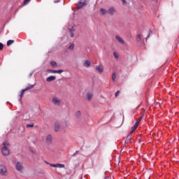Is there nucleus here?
<instances>
[{
  "label": "nucleus",
  "mask_w": 179,
  "mask_h": 179,
  "mask_svg": "<svg viewBox=\"0 0 179 179\" xmlns=\"http://www.w3.org/2000/svg\"><path fill=\"white\" fill-rule=\"evenodd\" d=\"M9 146V143L4 142L3 143V147L1 149V152L4 156H8L9 155V149L8 147Z\"/></svg>",
  "instance_id": "nucleus-1"
},
{
  "label": "nucleus",
  "mask_w": 179,
  "mask_h": 179,
  "mask_svg": "<svg viewBox=\"0 0 179 179\" xmlns=\"http://www.w3.org/2000/svg\"><path fill=\"white\" fill-rule=\"evenodd\" d=\"M24 167L23 166V163L18 162L16 163L15 164V169L17 170V171H20V173H23V169Z\"/></svg>",
  "instance_id": "nucleus-2"
},
{
  "label": "nucleus",
  "mask_w": 179,
  "mask_h": 179,
  "mask_svg": "<svg viewBox=\"0 0 179 179\" xmlns=\"http://www.w3.org/2000/svg\"><path fill=\"white\" fill-rule=\"evenodd\" d=\"M86 5H87V0H80L77 6V9H82V8L86 6Z\"/></svg>",
  "instance_id": "nucleus-3"
},
{
  "label": "nucleus",
  "mask_w": 179,
  "mask_h": 179,
  "mask_svg": "<svg viewBox=\"0 0 179 179\" xmlns=\"http://www.w3.org/2000/svg\"><path fill=\"white\" fill-rule=\"evenodd\" d=\"M33 87H34V85H29V86L27 87L22 90L20 94V99H22V97H23V94H24V92H27V90H31V89H33Z\"/></svg>",
  "instance_id": "nucleus-4"
},
{
  "label": "nucleus",
  "mask_w": 179,
  "mask_h": 179,
  "mask_svg": "<svg viewBox=\"0 0 179 179\" xmlns=\"http://www.w3.org/2000/svg\"><path fill=\"white\" fill-rule=\"evenodd\" d=\"M115 38L116 41H117V43L119 44H122V45H124L125 44V41H124L123 38H121V36H120L118 35H116L115 36Z\"/></svg>",
  "instance_id": "nucleus-5"
},
{
  "label": "nucleus",
  "mask_w": 179,
  "mask_h": 179,
  "mask_svg": "<svg viewBox=\"0 0 179 179\" xmlns=\"http://www.w3.org/2000/svg\"><path fill=\"white\" fill-rule=\"evenodd\" d=\"M45 143L47 145H51L52 143V136L51 134H48L46 136Z\"/></svg>",
  "instance_id": "nucleus-6"
},
{
  "label": "nucleus",
  "mask_w": 179,
  "mask_h": 179,
  "mask_svg": "<svg viewBox=\"0 0 179 179\" xmlns=\"http://www.w3.org/2000/svg\"><path fill=\"white\" fill-rule=\"evenodd\" d=\"M138 127H139V122H136L135 123V124L134 125V127H131V130L129 132V135H132V134H134V132H135V131H136V129L138 128Z\"/></svg>",
  "instance_id": "nucleus-7"
},
{
  "label": "nucleus",
  "mask_w": 179,
  "mask_h": 179,
  "mask_svg": "<svg viewBox=\"0 0 179 179\" xmlns=\"http://www.w3.org/2000/svg\"><path fill=\"white\" fill-rule=\"evenodd\" d=\"M0 174L1 176L6 175V167L3 165H0Z\"/></svg>",
  "instance_id": "nucleus-8"
},
{
  "label": "nucleus",
  "mask_w": 179,
  "mask_h": 179,
  "mask_svg": "<svg viewBox=\"0 0 179 179\" xmlns=\"http://www.w3.org/2000/svg\"><path fill=\"white\" fill-rule=\"evenodd\" d=\"M50 167H58L59 169H64L65 165L64 164H50Z\"/></svg>",
  "instance_id": "nucleus-9"
},
{
  "label": "nucleus",
  "mask_w": 179,
  "mask_h": 179,
  "mask_svg": "<svg viewBox=\"0 0 179 179\" xmlns=\"http://www.w3.org/2000/svg\"><path fill=\"white\" fill-rule=\"evenodd\" d=\"M95 70L98 73H103L104 71V67H103V66L101 65H99L96 66Z\"/></svg>",
  "instance_id": "nucleus-10"
},
{
  "label": "nucleus",
  "mask_w": 179,
  "mask_h": 179,
  "mask_svg": "<svg viewBox=\"0 0 179 179\" xmlns=\"http://www.w3.org/2000/svg\"><path fill=\"white\" fill-rule=\"evenodd\" d=\"M115 12H117V10H116L115 8H114V7H110V8L108 10V15H110L111 16H113V15H114V13H115Z\"/></svg>",
  "instance_id": "nucleus-11"
},
{
  "label": "nucleus",
  "mask_w": 179,
  "mask_h": 179,
  "mask_svg": "<svg viewBox=\"0 0 179 179\" xmlns=\"http://www.w3.org/2000/svg\"><path fill=\"white\" fill-rule=\"evenodd\" d=\"M52 103L53 104H55V106H59L61 104V101H59V99L57 98V97H54L52 99Z\"/></svg>",
  "instance_id": "nucleus-12"
},
{
  "label": "nucleus",
  "mask_w": 179,
  "mask_h": 179,
  "mask_svg": "<svg viewBox=\"0 0 179 179\" xmlns=\"http://www.w3.org/2000/svg\"><path fill=\"white\" fill-rule=\"evenodd\" d=\"M86 99L88 101H91L92 99H93V93L88 92L86 95Z\"/></svg>",
  "instance_id": "nucleus-13"
},
{
  "label": "nucleus",
  "mask_w": 179,
  "mask_h": 179,
  "mask_svg": "<svg viewBox=\"0 0 179 179\" xmlns=\"http://www.w3.org/2000/svg\"><path fill=\"white\" fill-rule=\"evenodd\" d=\"M61 128V124L59 122L55 123V132H58L59 131V129Z\"/></svg>",
  "instance_id": "nucleus-14"
},
{
  "label": "nucleus",
  "mask_w": 179,
  "mask_h": 179,
  "mask_svg": "<svg viewBox=\"0 0 179 179\" xmlns=\"http://www.w3.org/2000/svg\"><path fill=\"white\" fill-rule=\"evenodd\" d=\"M55 79H57V77H55V76H50L48 78H47L46 80L48 82H54Z\"/></svg>",
  "instance_id": "nucleus-15"
},
{
  "label": "nucleus",
  "mask_w": 179,
  "mask_h": 179,
  "mask_svg": "<svg viewBox=\"0 0 179 179\" xmlns=\"http://www.w3.org/2000/svg\"><path fill=\"white\" fill-rule=\"evenodd\" d=\"M83 66L85 68H89V66H90V61L86 60L83 64Z\"/></svg>",
  "instance_id": "nucleus-16"
},
{
  "label": "nucleus",
  "mask_w": 179,
  "mask_h": 179,
  "mask_svg": "<svg viewBox=\"0 0 179 179\" xmlns=\"http://www.w3.org/2000/svg\"><path fill=\"white\" fill-rule=\"evenodd\" d=\"M69 30L70 33V37H74L73 33H75V29H73V27L69 29Z\"/></svg>",
  "instance_id": "nucleus-17"
},
{
  "label": "nucleus",
  "mask_w": 179,
  "mask_h": 179,
  "mask_svg": "<svg viewBox=\"0 0 179 179\" xmlns=\"http://www.w3.org/2000/svg\"><path fill=\"white\" fill-rule=\"evenodd\" d=\"M100 12L102 13V15H107V13H108V10H106L104 8H101Z\"/></svg>",
  "instance_id": "nucleus-18"
},
{
  "label": "nucleus",
  "mask_w": 179,
  "mask_h": 179,
  "mask_svg": "<svg viewBox=\"0 0 179 179\" xmlns=\"http://www.w3.org/2000/svg\"><path fill=\"white\" fill-rule=\"evenodd\" d=\"M13 43H15V41H14V40H8V41H7V45H8V47L12 45V44H13Z\"/></svg>",
  "instance_id": "nucleus-19"
},
{
  "label": "nucleus",
  "mask_w": 179,
  "mask_h": 179,
  "mask_svg": "<svg viewBox=\"0 0 179 179\" xmlns=\"http://www.w3.org/2000/svg\"><path fill=\"white\" fill-rule=\"evenodd\" d=\"M76 118H80V117H82V113L80 111H77V113H76Z\"/></svg>",
  "instance_id": "nucleus-20"
},
{
  "label": "nucleus",
  "mask_w": 179,
  "mask_h": 179,
  "mask_svg": "<svg viewBox=\"0 0 179 179\" xmlns=\"http://www.w3.org/2000/svg\"><path fill=\"white\" fill-rule=\"evenodd\" d=\"M113 57L116 59L120 58V55H118V53H117V52H113Z\"/></svg>",
  "instance_id": "nucleus-21"
},
{
  "label": "nucleus",
  "mask_w": 179,
  "mask_h": 179,
  "mask_svg": "<svg viewBox=\"0 0 179 179\" xmlns=\"http://www.w3.org/2000/svg\"><path fill=\"white\" fill-rule=\"evenodd\" d=\"M47 72H48V73H55L56 70L48 69Z\"/></svg>",
  "instance_id": "nucleus-22"
},
{
  "label": "nucleus",
  "mask_w": 179,
  "mask_h": 179,
  "mask_svg": "<svg viewBox=\"0 0 179 179\" xmlns=\"http://www.w3.org/2000/svg\"><path fill=\"white\" fill-rule=\"evenodd\" d=\"M117 78V76L115 75V73H113L112 75V80L114 82Z\"/></svg>",
  "instance_id": "nucleus-23"
},
{
  "label": "nucleus",
  "mask_w": 179,
  "mask_h": 179,
  "mask_svg": "<svg viewBox=\"0 0 179 179\" xmlns=\"http://www.w3.org/2000/svg\"><path fill=\"white\" fill-rule=\"evenodd\" d=\"M34 127V124L30 123L29 124H27V128H33Z\"/></svg>",
  "instance_id": "nucleus-24"
},
{
  "label": "nucleus",
  "mask_w": 179,
  "mask_h": 179,
  "mask_svg": "<svg viewBox=\"0 0 179 179\" xmlns=\"http://www.w3.org/2000/svg\"><path fill=\"white\" fill-rule=\"evenodd\" d=\"M50 65H51V66H52V67H54V66H57V62H50Z\"/></svg>",
  "instance_id": "nucleus-25"
},
{
  "label": "nucleus",
  "mask_w": 179,
  "mask_h": 179,
  "mask_svg": "<svg viewBox=\"0 0 179 179\" xmlns=\"http://www.w3.org/2000/svg\"><path fill=\"white\" fill-rule=\"evenodd\" d=\"M64 72L63 70H56L55 73H62Z\"/></svg>",
  "instance_id": "nucleus-26"
},
{
  "label": "nucleus",
  "mask_w": 179,
  "mask_h": 179,
  "mask_svg": "<svg viewBox=\"0 0 179 179\" xmlns=\"http://www.w3.org/2000/svg\"><path fill=\"white\" fill-rule=\"evenodd\" d=\"M120 90L117 91L115 94V97H118V94H120Z\"/></svg>",
  "instance_id": "nucleus-27"
},
{
  "label": "nucleus",
  "mask_w": 179,
  "mask_h": 179,
  "mask_svg": "<svg viewBox=\"0 0 179 179\" xmlns=\"http://www.w3.org/2000/svg\"><path fill=\"white\" fill-rule=\"evenodd\" d=\"M2 50H3V45L2 43H0V51H2Z\"/></svg>",
  "instance_id": "nucleus-28"
},
{
  "label": "nucleus",
  "mask_w": 179,
  "mask_h": 179,
  "mask_svg": "<svg viewBox=\"0 0 179 179\" xmlns=\"http://www.w3.org/2000/svg\"><path fill=\"white\" fill-rule=\"evenodd\" d=\"M73 48H74L73 44L70 45V46L69 47V50H73Z\"/></svg>",
  "instance_id": "nucleus-29"
},
{
  "label": "nucleus",
  "mask_w": 179,
  "mask_h": 179,
  "mask_svg": "<svg viewBox=\"0 0 179 179\" xmlns=\"http://www.w3.org/2000/svg\"><path fill=\"white\" fill-rule=\"evenodd\" d=\"M29 2H30V0H24V5H27V3H29Z\"/></svg>",
  "instance_id": "nucleus-30"
},
{
  "label": "nucleus",
  "mask_w": 179,
  "mask_h": 179,
  "mask_svg": "<svg viewBox=\"0 0 179 179\" xmlns=\"http://www.w3.org/2000/svg\"><path fill=\"white\" fill-rule=\"evenodd\" d=\"M137 41H141V34L137 36Z\"/></svg>",
  "instance_id": "nucleus-31"
},
{
  "label": "nucleus",
  "mask_w": 179,
  "mask_h": 179,
  "mask_svg": "<svg viewBox=\"0 0 179 179\" xmlns=\"http://www.w3.org/2000/svg\"><path fill=\"white\" fill-rule=\"evenodd\" d=\"M122 2L123 5H127V1L126 0H122Z\"/></svg>",
  "instance_id": "nucleus-32"
},
{
  "label": "nucleus",
  "mask_w": 179,
  "mask_h": 179,
  "mask_svg": "<svg viewBox=\"0 0 179 179\" xmlns=\"http://www.w3.org/2000/svg\"><path fill=\"white\" fill-rule=\"evenodd\" d=\"M142 120V117H140L137 121H136V122H138V124H139V122H141V120Z\"/></svg>",
  "instance_id": "nucleus-33"
},
{
  "label": "nucleus",
  "mask_w": 179,
  "mask_h": 179,
  "mask_svg": "<svg viewBox=\"0 0 179 179\" xmlns=\"http://www.w3.org/2000/svg\"><path fill=\"white\" fill-rule=\"evenodd\" d=\"M59 2V0H55V3H58Z\"/></svg>",
  "instance_id": "nucleus-34"
}]
</instances>
